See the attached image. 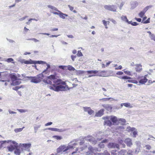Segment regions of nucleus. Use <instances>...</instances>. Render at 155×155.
<instances>
[{"instance_id": "nucleus-1", "label": "nucleus", "mask_w": 155, "mask_h": 155, "mask_svg": "<svg viewBox=\"0 0 155 155\" xmlns=\"http://www.w3.org/2000/svg\"><path fill=\"white\" fill-rule=\"evenodd\" d=\"M52 81L53 84L49 87L50 89L56 91H67L69 89L68 86L66 85L65 82L57 79L55 75H51L48 77L47 79L43 80L45 83L50 84H52Z\"/></svg>"}, {"instance_id": "nucleus-2", "label": "nucleus", "mask_w": 155, "mask_h": 155, "mask_svg": "<svg viewBox=\"0 0 155 155\" xmlns=\"http://www.w3.org/2000/svg\"><path fill=\"white\" fill-rule=\"evenodd\" d=\"M10 143V145L7 147L8 151L12 152L15 149L14 153L16 155H20L21 150L20 149V146H22V144L20 143L18 145V143L14 141L9 140L7 141L5 140L0 141V148L4 146V144L5 143Z\"/></svg>"}, {"instance_id": "nucleus-3", "label": "nucleus", "mask_w": 155, "mask_h": 155, "mask_svg": "<svg viewBox=\"0 0 155 155\" xmlns=\"http://www.w3.org/2000/svg\"><path fill=\"white\" fill-rule=\"evenodd\" d=\"M48 72V70L47 72L43 73V72L41 74H39L35 77H29L27 76L26 78L29 79L31 80V82L35 83H38L41 81L42 78L44 77V74H45Z\"/></svg>"}, {"instance_id": "nucleus-4", "label": "nucleus", "mask_w": 155, "mask_h": 155, "mask_svg": "<svg viewBox=\"0 0 155 155\" xmlns=\"http://www.w3.org/2000/svg\"><path fill=\"white\" fill-rule=\"evenodd\" d=\"M29 62H30V64H45L47 66V68L46 69L44 70L43 71V73H44L45 72H47V70L50 68L51 67L50 65L47 63H46L45 61H34L30 59L29 61Z\"/></svg>"}, {"instance_id": "nucleus-5", "label": "nucleus", "mask_w": 155, "mask_h": 155, "mask_svg": "<svg viewBox=\"0 0 155 155\" xmlns=\"http://www.w3.org/2000/svg\"><path fill=\"white\" fill-rule=\"evenodd\" d=\"M89 152L87 153L86 155H94L97 151H100L97 148H94L91 146H89L88 148Z\"/></svg>"}, {"instance_id": "nucleus-6", "label": "nucleus", "mask_w": 155, "mask_h": 155, "mask_svg": "<svg viewBox=\"0 0 155 155\" xmlns=\"http://www.w3.org/2000/svg\"><path fill=\"white\" fill-rule=\"evenodd\" d=\"M71 147L70 146H66V145H63L60 146L57 149V152L58 153H59L61 152H65L68 150L70 149Z\"/></svg>"}, {"instance_id": "nucleus-7", "label": "nucleus", "mask_w": 155, "mask_h": 155, "mask_svg": "<svg viewBox=\"0 0 155 155\" xmlns=\"http://www.w3.org/2000/svg\"><path fill=\"white\" fill-rule=\"evenodd\" d=\"M104 7L106 10L113 12H117V7L115 5H105L104 6Z\"/></svg>"}, {"instance_id": "nucleus-8", "label": "nucleus", "mask_w": 155, "mask_h": 155, "mask_svg": "<svg viewBox=\"0 0 155 155\" xmlns=\"http://www.w3.org/2000/svg\"><path fill=\"white\" fill-rule=\"evenodd\" d=\"M147 75H146L144 76L140 77L138 76L137 78V79L139 80V83L141 84H144L148 81V79L146 78V76Z\"/></svg>"}, {"instance_id": "nucleus-9", "label": "nucleus", "mask_w": 155, "mask_h": 155, "mask_svg": "<svg viewBox=\"0 0 155 155\" xmlns=\"http://www.w3.org/2000/svg\"><path fill=\"white\" fill-rule=\"evenodd\" d=\"M86 72L87 74H90L88 76V78L97 76V70L87 71H86Z\"/></svg>"}, {"instance_id": "nucleus-10", "label": "nucleus", "mask_w": 155, "mask_h": 155, "mask_svg": "<svg viewBox=\"0 0 155 155\" xmlns=\"http://www.w3.org/2000/svg\"><path fill=\"white\" fill-rule=\"evenodd\" d=\"M85 139L86 140L90 142L92 144H95L97 142L95 138L90 135L87 136L85 138Z\"/></svg>"}, {"instance_id": "nucleus-11", "label": "nucleus", "mask_w": 155, "mask_h": 155, "mask_svg": "<svg viewBox=\"0 0 155 155\" xmlns=\"http://www.w3.org/2000/svg\"><path fill=\"white\" fill-rule=\"evenodd\" d=\"M107 71L104 70L99 71H97V76L102 77H107Z\"/></svg>"}, {"instance_id": "nucleus-12", "label": "nucleus", "mask_w": 155, "mask_h": 155, "mask_svg": "<svg viewBox=\"0 0 155 155\" xmlns=\"http://www.w3.org/2000/svg\"><path fill=\"white\" fill-rule=\"evenodd\" d=\"M108 148H116L118 149H119V145L118 144L116 143H109L107 145Z\"/></svg>"}, {"instance_id": "nucleus-13", "label": "nucleus", "mask_w": 155, "mask_h": 155, "mask_svg": "<svg viewBox=\"0 0 155 155\" xmlns=\"http://www.w3.org/2000/svg\"><path fill=\"white\" fill-rule=\"evenodd\" d=\"M48 130L53 131H57L60 132L65 131L66 130V129L65 128L58 129L55 128L50 127L48 128Z\"/></svg>"}, {"instance_id": "nucleus-14", "label": "nucleus", "mask_w": 155, "mask_h": 155, "mask_svg": "<svg viewBox=\"0 0 155 155\" xmlns=\"http://www.w3.org/2000/svg\"><path fill=\"white\" fill-rule=\"evenodd\" d=\"M83 108L85 112H87L88 114L90 115H92L94 113V111L92 110L90 107H83Z\"/></svg>"}, {"instance_id": "nucleus-15", "label": "nucleus", "mask_w": 155, "mask_h": 155, "mask_svg": "<svg viewBox=\"0 0 155 155\" xmlns=\"http://www.w3.org/2000/svg\"><path fill=\"white\" fill-rule=\"evenodd\" d=\"M135 66V70L138 73L141 72L142 70V65L140 64H136L134 65Z\"/></svg>"}, {"instance_id": "nucleus-16", "label": "nucleus", "mask_w": 155, "mask_h": 155, "mask_svg": "<svg viewBox=\"0 0 155 155\" xmlns=\"http://www.w3.org/2000/svg\"><path fill=\"white\" fill-rule=\"evenodd\" d=\"M124 143L126 144L127 146L129 147H131L133 145V143L131 139L128 138L125 139Z\"/></svg>"}, {"instance_id": "nucleus-17", "label": "nucleus", "mask_w": 155, "mask_h": 155, "mask_svg": "<svg viewBox=\"0 0 155 155\" xmlns=\"http://www.w3.org/2000/svg\"><path fill=\"white\" fill-rule=\"evenodd\" d=\"M149 7H151V6H147L144 8L143 10L141 11L139 14V16L141 18H142L143 15L145 14L146 12L148 10Z\"/></svg>"}, {"instance_id": "nucleus-18", "label": "nucleus", "mask_w": 155, "mask_h": 155, "mask_svg": "<svg viewBox=\"0 0 155 155\" xmlns=\"http://www.w3.org/2000/svg\"><path fill=\"white\" fill-rule=\"evenodd\" d=\"M22 146L25 148V150L28 152L30 151V148L31 146V144L29 143H23L22 144Z\"/></svg>"}, {"instance_id": "nucleus-19", "label": "nucleus", "mask_w": 155, "mask_h": 155, "mask_svg": "<svg viewBox=\"0 0 155 155\" xmlns=\"http://www.w3.org/2000/svg\"><path fill=\"white\" fill-rule=\"evenodd\" d=\"M101 106L107 110L109 111L111 110L112 108L111 105L108 104H103Z\"/></svg>"}, {"instance_id": "nucleus-20", "label": "nucleus", "mask_w": 155, "mask_h": 155, "mask_svg": "<svg viewBox=\"0 0 155 155\" xmlns=\"http://www.w3.org/2000/svg\"><path fill=\"white\" fill-rule=\"evenodd\" d=\"M87 146H85L84 147H80V148H77L75 151L72 152L71 153V155H74V154L77 152H80L81 151H82L85 148L87 147Z\"/></svg>"}, {"instance_id": "nucleus-21", "label": "nucleus", "mask_w": 155, "mask_h": 155, "mask_svg": "<svg viewBox=\"0 0 155 155\" xmlns=\"http://www.w3.org/2000/svg\"><path fill=\"white\" fill-rule=\"evenodd\" d=\"M104 109H101L98 111L95 114V116L97 117H100L103 115L104 114Z\"/></svg>"}, {"instance_id": "nucleus-22", "label": "nucleus", "mask_w": 155, "mask_h": 155, "mask_svg": "<svg viewBox=\"0 0 155 155\" xmlns=\"http://www.w3.org/2000/svg\"><path fill=\"white\" fill-rule=\"evenodd\" d=\"M41 125L39 124H34V133H36L38 129L40 128Z\"/></svg>"}, {"instance_id": "nucleus-23", "label": "nucleus", "mask_w": 155, "mask_h": 155, "mask_svg": "<svg viewBox=\"0 0 155 155\" xmlns=\"http://www.w3.org/2000/svg\"><path fill=\"white\" fill-rule=\"evenodd\" d=\"M110 120L113 123V124H117L118 121V119L117 117L114 116H111L110 117Z\"/></svg>"}, {"instance_id": "nucleus-24", "label": "nucleus", "mask_w": 155, "mask_h": 155, "mask_svg": "<svg viewBox=\"0 0 155 155\" xmlns=\"http://www.w3.org/2000/svg\"><path fill=\"white\" fill-rule=\"evenodd\" d=\"M21 82L20 80L17 79L15 81H13V82H12L11 84L12 85H16L19 84H21Z\"/></svg>"}, {"instance_id": "nucleus-25", "label": "nucleus", "mask_w": 155, "mask_h": 155, "mask_svg": "<svg viewBox=\"0 0 155 155\" xmlns=\"http://www.w3.org/2000/svg\"><path fill=\"white\" fill-rule=\"evenodd\" d=\"M121 19L123 21L127 23L128 24L131 23V22H129L126 16L122 15L121 17Z\"/></svg>"}, {"instance_id": "nucleus-26", "label": "nucleus", "mask_w": 155, "mask_h": 155, "mask_svg": "<svg viewBox=\"0 0 155 155\" xmlns=\"http://www.w3.org/2000/svg\"><path fill=\"white\" fill-rule=\"evenodd\" d=\"M111 99V101H116L117 100L113 98H103L102 99H99L100 101H101L102 102H105L107 101H109L110 99Z\"/></svg>"}, {"instance_id": "nucleus-27", "label": "nucleus", "mask_w": 155, "mask_h": 155, "mask_svg": "<svg viewBox=\"0 0 155 155\" xmlns=\"http://www.w3.org/2000/svg\"><path fill=\"white\" fill-rule=\"evenodd\" d=\"M147 33L149 34V36L150 39L155 41V35L154 34H152L150 31H147Z\"/></svg>"}, {"instance_id": "nucleus-28", "label": "nucleus", "mask_w": 155, "mask_h": 155, "mask_svg": "<svg viewBox=\"0 0 155 155\" xmlns=\"http://www.w3.org/2000/svg\"><path fill=\"white\" fill-rule=\"evenodd\" d=\"M58 12H60L59 16L62 19H64L65 18V17L68 16V15L67 14L62 13L59 10L58 11Z\"/></svg>"}, {"instance_id": "nucleus-29", "label": "nucleus", "mask_w": 155, "mask_h": 155, "mask_svg": "<svg viewBox=\"0 0 155 155\" xmlns=\"http://www.w3.org/2000/svg\"><path fill=\"white\" fill-rule=\"evenodd\" d=\"M77 145V143L74 142V141H72L69 143L68 144V146L71 147L70 149L74 148V146H76Z\"/></svg>"}, {"instance_id": "nucleus-30", "label": "nucleus", "mask_w": 155, "mask_h": 155, "mask_svg": "<svg viewBox=\"0 0 155 155\" xmlns=\"http://www.w3.org/2000/svg\"><path fill=\"white\" fill-rule=\"evenodd\" d=\"M47 7L48 8L53 10V11H57V12H58V11H59L56 7L51 5H47Z\"/></svg>"}, {"instance_id": "nucleus-31", "label": "nucleus", "mask_w": 155, "mask_h": 155, "mask_svg": "<svg viewBox=\"0 0 155 155\" xmlns=\"http://www.w3.org/2000/svg\"><path fill=\"white\" fill-rule=\"evenodd\" d=\"M135 130L134 127H131L130 126L127 127L126 130L128 132H132Z\"/></svg>"}, {"instance_id": "nucleus-32", "label": "nucleus", "mask_w": 155, "mask_h": 155, "mask_svg": "<svg viewBox=\"0 0 155 155\" xmlns=\"http://www.w3.org/2000/svg\"><path fill=\"white\" fill-rule=\"evenodd\" d=\"M2 61H6L8 63L12 62L13 63H14L13 62H12V61H14V60L12 58H8L7 59H4L2 60Z\"/></svg>"}, {"instance_id": "nucleus-33", "label": "nucleus", "mask_w": 155, "mask_h": 155, "mask_svg": "<svg viewBox=\"0 0 155 155\" xmlns=\"http://www.w3.org/2000/svg\"><path fill=\"white\" fill-rule=\"evenodd\" d=\"M104 124L110 126L112 125V123L110 120H107L105 121Z\"/></svg>"}, {"instance_id": "nucleus-34", "label": "nucleus", "mask_w": 155, "mask_h": 155, "mask_svg": "<svg viewBox=\"0 0 155 155\" xmlns=\"http://www.w3.org/2000/svg\"><path fill=\"white\" fill-rule=\"evenodd\" d=\"M76 72L77 75H79L83 74V73H84L86 72V71H85L78 70H76Z\"/></svg>"}, {"instance_id": "nucleus-35", "label": "nucleus", "mask_w": 155, "mask_h": 155, "mask_svg": "<svg viewBox=\"0 0 155 155\" xmlns=\"http://www.w3.org/2000/svg\"><path fill=\"white\" fill-rule=\"evenodd\" d=\"M117 77L120 79H131V78L127 76H117Z\"/></svg>"}, {"instance_id": "nucleus-36", "label": "nucleus", "mask_w": 155, "mask_h": 155, "mask_svg": "<svg viewBox=\"0 0 155 155\" xmlns=\"http://www.w3.org/2000/svg\"><path fill=\"white\" fill-rule=\"evenodd\" d=\"M1 72H0V79L1 78ZM0 81L3 82H5V86H6L8 84V83L7 82H8L9 81V80H1V79H0Z\"/></svg>"}, {"instance_id": "nucleus-37", "label": "nucleus", "mask_w": 155, "mask_h": 155, "mask_svg": "<svg viewBox=\"0 0 155 155\" xmlns=\"http://www.w3.org/2000/svg\"><path fill=\"white\" fill-rule=\"evenodd\" d=\"M124 106L127 107L131 108L133 107L132 106L129 102L124 103Z\"/></svg>"}, {"instance_id": "nucleus-38", "label": "nucleus", "mask_w": 155, "mask_h": 155, "mask_svg": "<svg viewBox=\"0 0 155 155\" xmlns=\"http://www.w3.org/2000/svg\"><path fill=\"white\" fill-rule=\"evenodd\" d=\"M52 137L58 140H60L62 139L61 136L58 135L54 136Z\"/></svg>"}, {"instance_id": "nucleus-39", "label": "nucleus", "mask_w": 155, "mask_h": 155, "mask_svg": "<svg viewBox=\"0 0 155 155\" xmlns=\"http://www.w3.org/2000/svg\"><path fill=\"white\" fill-rule=\"evenodd\" d=\"M126 152V150H123L118 153V155H124Z\"/></svg>"}, {"instance_id": "nucleus-40", "label": "nucleus", "mask_w": 155, "mask_h": 155, "mask_svg": "<svg viewBox=\"0 0 155 155\" xmlns=\"http://www.w3.org/2000/svg\"><path fill=\"white\" fill-rule=\"evenodd\" d=\"M68 6L69 7V8L70 10L71 11L73 12L74 13H77V12L75 10H74V8L73 7L71 6L70 5H68Z\"/></svg>"}, {"instance_id": "nucleus-41", "label": "nucleus", "mask_w": 155, "mask_h": 155, "mask_svg": "<svg viewBox=\"0 0 155 155\" xmlns=\"http://www.w3.org/2000/svg\"><path fill=\"white\" fill-rule=\"evenodd\" d=\"M11 78L12 82L18 79V78L14 75H12L11 76Z\"/></svg>"}, {"instance_id": "nucleus-42", "label": "nucleus", "mask_w": 155, "mask_h": 155, "mask_svg": "<svg viewBox=\"0 0 155 155\" xmlns=\"http://www.w3.org/2000/svg\"><path fill=\"white\" fill-rule=\"evenodd\" d=\"M24 127H23L22 128H18L15 129L14 130V131L15 133H18V132H21L22 131L23 129L24 128Z\"/></svg>"}, {"instance_id": "nucleus-43", "label": "nucleus", "mask_w": 155, "mask_h": 155, "mask_svg": "<svg viewBox=\"0 0 155 155\" xmlns=\"http://www.w3.org/2000/svg\"><path fill=\"white\" fill-rule=\"evenodd\" d=\"M107 77L110 76H114V74H113V71H109L107 73Z\"/></svg>"}, {"instance_id": "nucleus-44", "label": "nucleus", "mask_w": 155, "mask_h": 155, "mask_svg": "<svg viewBox=\"0 0 155 155\" xmlns=\"http://www.w3.org/2000/svg\"><path fill=\"white\" fill-rule=\"evenodd\" d=\"M133 137H136L137 135V130L135 129V130L133 131Z\"/></svg>"}, {"instance_id": "nucleus-45", "label": "nucleus", "mask_w": 155, "mask_h": 155, "mask_svg": "<svg viewBox=\"0 0 155 155\" xmlns=\"http://www.w3.org/2000/svg\"><path fill=\"white\" fill-rule=\"evenodd\" d=\"M67 67L68 69L69 70L74 71L75 70V68L71 65H68Z\"/></svg>"}, {"instance_id": "nucleus-46", "label": "nucleus", "mask_w": 155, "mask_h": 155, "mask_svg": "<svg viewBox=\"0 0 155 155\" xmlns=\"http://www.w3.org/2000/svg\"><path fill=\"white\" fill-rule=\"evenodd\" d=\"M123 71H124V72L125 74L128 75L132 76L131 72L130 71H125L124 70H123Z\"/></svg>"}, {"instance_id": "nucleus-47", "label": "nucleus", "mask_w": 155, "mask_h": 155, "mask_svg": "<svg viewBox=\"0 0 155 155\" xmlns=\"http://www.w3.org/2000/svg\"><path fill=\"white\" fill-rule=\"evenodd\" d=\"M119 143L120 144H122L123 146L124 147H125V145L123 141L121 139H119L118 140Z\"/></svg>"}, {"instance_id": "nucleus-48", "label": "nucleus", "mask_w": 155, "mask_h": 155, "mask_svg": "<svg viewBox=\"0 0 155 155\" xmlns=\"http://www.w3.org/2000/svg\"><path fill=\"white\" fill-rule=\"evenodd\" d=\"M135 144L137 146V147L140 148L141 145L140 142L139 141H136L135 142Z\"/></svg>"}, {"instance_id": "nucleus-49", "label": "nucleus", "mask_w": 155, "mask_h": 155, "mask_svg": "<svg viewBox=\"0 0 155 155\" xmlns=\"http://www.w3.org/2000/svg\"><path fill=\"white\" fill-rule=\"evenodd\" d=\"M150 18H148V19L147 20H146L145 21H142L141 22V23H143V24H147V23H149L150 22Z\"/></svg>"}, {"instance_id": "nucleus-50", "label": "nucleus", "mask_w": 155, "mask_h": 155, "mask_svg": "<svg viewBox=\"0 0 155 155\" xmlns=\"http://www.w3.org/2000/svg\"><path fill=\"white\" fill-rule=\"evenodd\" d=\"M133 152L132 150H129L127 152L128 155H133Z\"/></svg>"}, {"instance_id": "nucleus-51", "label": "nucleus", "mask_w": 155, "mask_h": 155, "mask_svg": "<svg viewBox=\"0 0 155 155\" xmlns=\"http://www.w3.org/2000/svg\"><path fill=\"white\" fill-rule=\"evenodd\" d=\"M17 110L21 113H24L27 111V110L24 109H17Z\"/></svg>"}, {"instance_id": "nucleus-52", "label": "nucleus", "mask_w": 155, "mask_h": 155, "mask_svg": "<svg viewBox=\"0 0 155 155\" xmlns=\"http://www.w3.org/2000/svg\"><path fill=\"white\" fill-rule=\"evenodd\" d=\"M129 22H131V23L130 24H131L133 26H137L138 24L136 22H132V21H129Z\"/></svg>"}, {"instance_id": "nucleus-53", "label": "nucleus", "mask_w": 155, "mask_h": 155, "mask_svg": "<svg viewBox=\"0 0 155 155\" xmlns=\"http://www.w3.org/2000/svg\"><path fill=\"white\" fill-rule=\"evenodd\" d=\"M116 150H112L110 152L111 155H118V153H116Z\"/></svg>"}, {"instance_id": "nucleus-54", "label": "nucleus", "mask_w": 155, "mask_h": 155, "mask_svg": "<svg viewBox=\"0 0 155 155\" xmlns=\"http://www.w3.org/2000/svg\"><path fill=\"white\" fill-rule=\"evenodd\" d=\"M77 55L78 56L80 57L82 56L83 55L81 51H78V53L77 54Z\"/></svg>"}, {"instance_id": "nucleus-55", "label": "nucleus", "mask_w": 155, "mask_h": 155, "mask_svg": "<svg viewBox=\"0 0 155 155\" xmlns=\"http://www.w3.org/2000/svg\"><path fill=\"white\" fill-rule=\"evenodd\" d=\"M140 151V148L137 147L135 151V153L136 154H138Z\"/></svg>"}, {"instance_id": "nucleus-56", "label": "nucleus", "mask_w": 155, "mask_h": 155, "mask_svg": "<svg viewBox=\"0 0 155 155\" xmlns=\"http://www.w3.org/2000/svg\"><path fill=\"white\" fill-rule=\"evenodd\" d=\"M51 12L52 13H53V14L54 15H58L59 16L60 12H54V11H52Z\"/></svg>"}, {"instance_id": "nucleus-57", "label": "nucleus", "mask_w": 155, "mask_h": 155, "mask_svg": "<svg viewBox=\"0 0 155 155\" xmlns=\"http://www.w3.org/2000/svg\"><path fill=\"white\" fill-rule=\"evenodd\" d=\"M118 121H120L122 122H125L126 120L123 118H119L118 119Z\"/></svg>"}, {"instance_id": "nucleus-58", "label": "nucleus", "mask_w": 155, "mask_h": 155, "mask_svg": "<svg viewBox=\"0 0 155 155\" xmlns=\"http://www.w3.org/2000/svg\"><path fill=\"white\" fill-rule=\"evenodd\" d=\"M99 147L101 148H103L104 147V145L102 143H101L99 144Z\"/></svg>"}, {"instance_id": "nucleus-59", "label": "nucleus", "mask_w": 155, "mask_h": 155, "mask_svg": "<svg viewBox=\"0 0 155 155\" xmlns=\"http://www.w3.org/2000/svg\"><path fill=\"white\" fill-rule=\"evenodd\" d=\"M124 2H122L120 4V5L119 7V8L120 10H121L122 9V7L124 5Z\"/></svg>"}, {"instance_id": "nucleus-60", "label": "nucleus", "mask_w": 155, "mask_h": 155, "mask_svg": "<svg viewBox=\"0 0 155 155\" xmlns=\"http://www.w3.org/2000/svg\"><path fill=\"white\" fill-rule=\"evenodd\" d=\"M145 147L146 148V149L148 150L150 149L151 148V147L150 145H145Z\"/></svg>"}, {"instance_id": "nucleus-61", "label": "nucleus", "mask_w": 155, "mask_h": 155, "mask_svg": "<svg viewBox=\"0 0 155 155\" xmlns=\"http://www.w3.org/2000/svg\"><path fill=\"white\" fill-rule=\"evenodd\" d=\"M76 58V55H71V58L72 60L73 61H74V59L75 58Z\"/></svg>"}, {"instance_id": "nucleus-62", "label": "nucleus", "mask_w": 155, "mask_h": 155, "mask_svg": "<svg viewBox=\"0 0 155 155\" xmlns=\"http://www.w3.org/2000/svg\"><path fill=\"white\" fill-rule=\"evenodd\" d=\"M124 74L123 72L122 71H118L116 73V74L118 75H121L123 74Z\"/></svg>"}, {"instance_id": "nucleus-63", "label": "nucleus", "mask_w": 155, "mask_h": 155, "mask_svg": "<svg viewBox=\"0 0 155 155\" xmlns=\"http://www.w3.org/2000/svg\"><path fill=\"white\" fill-rule=\"evenodd\" d=\"M104 155H110L107 150H105L104 151Z\"/></svg>"}, {"instance_id": "nucleus-64", "label": "nucleus", "mask_w": 155, "mask_h": 155, "mask_svg": "<svg viewBox=\"0 0 155 155\" xmlns=\"http://www.w3.org/2000/svg\"><path fill=\"white\" fill-rule=\"evenodd\" d=\"M109 20L115 24L117 23V22L116 21L113 19H109Z\"/></svg>"}]
</instances>
